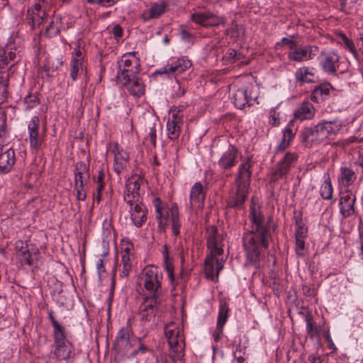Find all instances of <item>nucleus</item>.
I'll return each instance as SVG.
<instances>
[{
	"mask_svg": "<svg viewBox=\"0 0 363 363\" xmlns=\"http://www.w3.org/2000/svg\"><path fill=\"white\" fill-rule=\"evenodd\" d=\"M249 218L251 230L244 233L242 242L247 255V262L255 265L259 260L262 250L269 246L272 221V218L265 220L259 200L255 196L251 199Z\"/></svg>",
	"mask_w": 363,
	"mask_h": 363,
	"instance_id": "nucleus-1",
	"label": "nucleus"
},
{
	"mask_svg": "<svg viewBox=\"0 0 363 363\" xmlns=\"http://www.w3.org/2000/svg\"><path fill=\"white\" fill-rule=\"evenodd\" d=\"M207 233L209 255L206 258L204 271L207 279L214 280L215 278L218 279L219 272L223 268L226 257L222 256L224 244L217 228L215 226H210L207 228Z\"/></svg>",
	"mask_w": 363,
	"mask_h": 363,
	"instance_id": "nucleus-2",
	"label": "nucleus"
},
{
	"mask_svg": "<svg viewBox=\"0 0 363 363\" xmlns=\"http://www.w3.org/2000/svg\"><path fill=\"white\" fill-rule=\"evenodd\" d=\"M342 124L336 121L323 120L315 125L304 128L300 134L301 141L308 147L327 143L340 132Z\"/></svg>",
	"mask_w": 363,
	"mask_h": 363,
	"instance_id": "nucleus-3",
	"label": "nucleus"
},
{
	"mask_svg": "<svg viewBox=\"0 0 363 363\" xmlns=\"http://www.w3.org/2000/svg\"><path fill=\"white\" fill-rule=\"evenodd\" d=\"M252 162L250 157L245 158L239 165L238 176L235 180V189L230 193L232 206L241 208L248 195V189L252 175Z\"/></svg>",
	"mask_w": 363,
	"mask_h": 363,
	"instance_id": "nucleus-4",
	"label": "nucleus"
},
{
	"mask_svg": "<svg viewBox=\"0 0 363 363\" xmlns=\"http://www.w3.org/2000/svg\"><path fill=\"white\" fill-rule=\"evenodd\" d=\"M138 279L139 284L145 289L146 296L160 297L162 294V274L157 267L146 266Z\"/></svg>",
	"mask_w": 363,
	"mask_h": 363,
	"instance_id": "nucleus-5",
	"label": "nucleus"
},
{
	"mask_svg": "<svg viewBox=\"0 0 363 363\" xmlns=\"http://www.w3.org/2000/svg\"><path fill=\"white\" fill-rule=\"evenodd\" d=\"M164 334L170 348V356L174 360L181 359L184 354V340L179 325L169 323L164 327Z\"/></svg>",
	"mask_w": 363,
	"mask_h": 363,
	"instance_id": "nucleus-6",
	"label": "nucleus"
},
{
	"mask_svg": "<svg viewBox=\"0 0 363 363\" xmlns=\"http://www.w3.org/2000/svg\"><path fill=\"white\" fill-rule=\"evenodd\" d=\"M139 59L135 52L124 54L118 65V70L116 75L117 80L127 79L139 73L140 69Z\"/></svg>",
	"mask_w": 363,
	"mask_h": 363,
	"instance_id": "nucleus-7",
	"label": "nucleus"
},
{
	"mask_svg": "<svg viewBox=\"0 0 363 363\" xmlns=\"http://www.w3.org/2000/svg\"><path fill=\"white\" fill-rule=\"evenodd\" d=\"M257 98L256 87L253 84L242 85L235 89L233 94V101L235 107L240 109L253 105Z\"/></svg>",
	"mask_w": 363,
	"mask_h": 363,
	"instance_id": "nucleus-8",
	"label": "nucleus"
},
{
	"mask_svg": "<svg viewBox=\"0 0 363 363\" xmlns=\"http://www.w3.org/2000/svg\"><path fill=\"white\" fill-rule=\"evenodd\" d=\"M318 52L317 45L296 44L291 50L288 51L287 57L290 61L300 63L313 60Z\"/></svg>",
	"mask_w": 363,
	"mask_h": 363,
	"instance_id": "nucleus-9",
	"label": "nucleus"
},
{
	"mask_svg": "<svg viewBox=\"0 0 363 363\" xmlns=\"http://www.w3.org/2000/svg\"><path fill=\"white\" fill-rule=\"evenodd\" d=\"M298 155L296 152H288L284 157L277 164L274 170L272 173L271 179L277 182L280 179L286 178L298 160Z\"/></svg>",
	"mask_w": 363,
	"mask_h": 363,
	"instance_id": "nucleus-10",
	"label": "nucleus"
},
{
	"mask_svg": "<svg viewBox=\"0 0 363 363\" xmlns=\"http://www.w3.org/2000/svg\"><path fill=\"white\" fill-rule=\"evenodd\" d=\"M47 0H35L34 5L27 11V21L32 28L40 26L47 18Z\"/></svg>",
	"mask_w": 363,
	"mask_h": 363,
	"instance_id": "nucleus-11",
	"label": "nucleus"
},
{
	"mask_svg": "<svg viewBox=\"0 0 363 363\" xmlns=\"http://www.w3.org/2000/svg\"><path fill=\"white\" fill-rule=\"evenodd\" d=\"M108 148L114 157L113 170L117 174H120L126 170L130 160V155L117 143H110Z\"/></svg>",
	"mask_w": 363,
	"mask_h": 363,
	"instance_id": "nucleus-12",
	"label": "nucleus"
},
{
	"mask_svg": "<svg viewBox=\"0 0 363 363\" xmlns=\"http://www.w3.org/2000/svg\"><path fill=\"white\" fill-rule=\"evenodd\" d=\"M191 62L186 57L170 60L166 66L161 67L156 72L160 74H167L169 77L177 76L189 69Z\"/></svg>",
	"mask_w": 363,
	"mask_h": 363,
	"instance_id": "nucleus-13",
	"label": "nucleus"
},
{
	"mask_svg": "<svg viewBox=\"0 0 363 363\" xmlns=\"http://www.w3.org/2000/svg\"><path fill=\"white\" fill-rule=\"evenodd\" d=\"M191 20L203 27H213L225 24V18L210 11L198 12L191 15Z\"/></svg>",
	"mask_w": 363,
	"mask_h": 363,
	"instance_id": "nucleus-14",
	"label": "nucleus"
},
{
	"mask_svg": "<svg viewBox=\"0 0 363 363\" xmlns=\"http://www.w3.org/2000/svg\"><path fill=\"white\" fill-rule=\"evenodd\" d=\"M40 118L37 116L32 117L28 124L29 144L31 149L37 150L44 140V135L39 131Z\"/></svg>",
	"mask_w": 363,
	"mask_h": 363,
	"instance_id": "nucleus-15",
	"label": "nucleus"
},
{
	"mask_svg": "<svg viewBox=\"0 0 363 363\" xmlns=\"http://www.w3.org/2000/svg\"><path fill=\"white\" fill-rule=\"evenodd\" d=\"M356 196L350 189L341 193L339 199L340 213L343 218H349L355 213Z\"/></svg>",
	"mask_w": 363,
	"mask_h": 363,
	"instance_id": "nucleus-16",
	"label": "nucleus"
},
{
	"mask_svg": "<svg viewBox=\"0 0 363 363\" xmlns=\"http://www.w3.org/2000/svg\"><path fill=\"white\" fill-rule=\"evenodd\" d=\"M183 125V113L177 108L172 111V116L167 123V131L170 140H176L179 138L181 127Z\"/></svg>",
	"mask_w": 363,
	"mask_h": 363,
	"instance_id": "nucleus-17",
	"label": "nucleus"
},
{
	"mask_svg": "<svg viewBox=\"0 0 363 363\" xmlns=\"http://www.w3.org/2000/svg\"><path fill=\"white\" fill-rule=\"evenodd\" d=\"M239 156L238 149L233 145H229L220 155L218 165L220 169L230 170L238 163V157Z\"/></svg>",
	"mask_w": 363,
	"mask_h": 363,
	"instance_id": "nucleus-18",
	"label": "nucleus"
},
{
	"mask_svg": "<svg viewBox=\"0 0 363 363\" xmlns=\"http://www.w3.org/2000/svg\"><path fill=\"white\" fill-rule=\"evenodd\" d=\"M159 303V297L146 296L139 308L141 319L145 321H150L156 314Z\"/></svg>",
	"mask_w": 363,
	"mask_h": 363,
	"instance_id": "nucleus-19",
	"label": "nucleus"
},
{
	"mask_svg": "<svg viewBox=\"0 0 363 363\" xmlns=\"http://www.w3.org/2000/svg\"><path fill=\"white\" fill-rule=\"evenodd\" d=\"M16 162L15 152L11 147L0 146V173L9 172Z\"/></svg>",
	"mask_w": 363,
	"mask_h": 363,
	"instance_id": "nucleus-20",
	"label": "nucleus"
},
{
	"mask_svg": "<svg viewBox=\"0 0 363 363\" xmlns=\"http://www.w3.org/2000/svg\"><path fill=\"white\" fill-rule=\"evenodd\" d=\"M153 206L155 211V217L158 222V226L160 230H164L167 226V220L170 208L167 205L162 203L159 198L153 199Z\"/></svg>",
	"mask_w": 363,
	"mask_h": 363,
	"instance_id": "nucleus-21",
	"label": "nucleus"
},
{
	"mask_svg": "<svg viewBox=\"0 0 363 363\" xmlns=\"http://www.w3.org/2000/svg\"><path fill=\"white\" fill-rule=\"evenodd\" d=\"M118 83L125 86L129 93L135 97H140L145 93V87L141 80L136 75L127 79H120Z\"/></svg>",
	"mask_w": 363,
	"mask_h": 363,
	"instance_id": "nucleus-22",
	"label": "nucleus"
},
{
	"mask_svg": "<svg viewBox=\"0 0 363 363\" xmlns=\"http://www.w3.org/2000/svg\"><path fill=\"white\" fill-rule=\"evenodd\" d=\"M114 345L119 352L124 354L127 353L132 347L133 344L128 328H123L118 331Z\"/></svg>",
	"mask_w": 363,
	"mask_h": 363,
	"instance_id": "nucleus-23",
	"label": "nucleus"
},
{
	"mask_svg": "<svg viewBox=\"0 0 363 363\" xmlns=\"http://www.w3.org/2000/svg\"><path fill=\"white\" fill-rule=\"evenodd\" d=\"M206 197V192L201 182H196L190 190L189 203L191 207L201 208Z\"/></svg>",
	"mask_w": 363,
	"mask_h": 363,
	"instance_id": "nucleus-24",
	"label": "nucleus"
},
{
	"mask_svg": "<svg viewBox=\"0 0 363 363\" xmlns=\"http://www.w3.org/2000/svg\"><path fill=\"white\" fill-rule=\"evenodd\" d=\"M128 211L133 223L137 228L141 227L146 221L147 209L143 206V203H137L134 206H130Z\"/></svg>",
	"mask_w": 363,
	"mask_h": 363,
	"instance_id": "nucleus-25",
	"label": "nucleus"
},
{
	"mask_svg": "<svg viewBox=\"0 0 363 363\" xmlns=\"http://www.w3.org/2000/svg\"><path fill=\"white\" fill-rule=\"evenodd\" d=\"M315 108L312 104L308 101L301 102L294 112V118L303 121L310 120L314 117Z\"/></svg>",
	"mask_w": 363,
	"mask_h": 363,
	"instance_id": "nucleus-26",
	"label": "nucleus"
},
{
	"mask_svg": "<svg viewBox=\"0 0 363 363\" xmlns=\"http://www.w3.org/2000/svg\"><path fill=\"white\" fill-rule=\"evenodd\" d=\"M339 57L333 52H322L320 64L323 69L330 73H335L338 67Z\"/></svg>",
	"mask_w": 363,
	"mask_h": 363,
	"instance_id": "nucleus-27",
	"label": "nucleus"
},
{
	"mask_svg": "<svg viewBox=\"0 0 363 363\" xmlns=\"http://www.w3.org/2000/svg\"><path fill=\"white\" fill-rule=\"evenodd\" d=\"M74 186H84L89 178V167L82 161L77 162L74 167Z\"/></svg>",
	"mask_w": 363,
	"mask_h": 363,
	"instance_id": "nucleus-28",
	"label": "nucleus"
},
{
	"mask_svg": "<svg viewBox=\"0 0 363 363\" xmlns=\"http://www.w3.org/2000/svg\"><path fill=\"white\" fill-rule=\"evenodd\" d=\"M167 6V3L164 1L152 4L150 7L145 10L141 14L142 19L144 21H148L151 19L158 18L165 13Z\"/></svg>",
	"mask_w": 363,
	"mask_h": 363,
	"instance_id": "nucleus-29",
	"label": "nucleus"
},
{
	"mask_svg": "<svg viewBox=\"0 0 363 363\" xmlns=\"http://www.w3.org/2000/svg\"><path fill=\"white\" fill-rule=\"evenodd\" d=\"M17 50L13 44L0 48V69H6L11 61L16 57Z\"/></svg>",
	"mask_w": 363,
	"mask_h": 363,
	"instance_id": "nucleus-30",
	"label": "nucleus"
},
{
	"mask_svg": "<svg viewBox=\"0 0 363 363\" xmlns=\"http://www.w3.org/2000/svg\"><path fill=\"white\" fill-rule=\"evenodd\" d=\"M355 172L349 167L343 166L340 168L337 182L340 186L348 188L356 180Z\"/></svg>",
	"mask_w": 363,
	"mask_h": 363,
	"instance_id": "nucleus-31",
	"label": "nucleus"
},
{
	"mask_svg": "<svg viewBox=\"0 0 363 363\" xmlns=\"http://www.w3.org/2000/svg\"><path fill=\"white\" fill-rule=\"evenodd\" d=\"M294 75L296 80L301 84L314 82L315 79V68L306 66L299 67L296 69Z\"/></svg>",
	"mask_w": 363,
	"mask_h": 363,
	"instance_id": "nucleus-32",
	"label": "nucleus"
},
{
	"mask_svg": "<svg viewBox=\"0 0 363 363\" xmlns=\"http://www.w3.org/2000/svg\"><path fill=\"white\" fill-rule=\"evenodd\" d=\"M331 88L327 83L315 86L311 94V99L315 103L323 102L328 98Z\"/></svg>",
	"mask_w": 363,
	"mask_h": 363,
	"instance_id": "nucleus-33",
	"label": "nucleus"
},
{
	"mask_svg": "<svg viewBox=\"0 0 363 363\" xmlns=\"http://www.w3.org/2000/svg\"><path fill=\"white\" fill-rule=\"evenodd\" d=\"M170 223L172 234L174 236H178L180 234L182 223L180 220L179 207L176 203H174L170 208Z\"/></svg>",
	"mask_w": 363,
	"mask_h": 363,
	"instance_id": "nucleus-34",
	"label": "nucleus"
},
{
	"mask_svg": "<svg viewBox=\"0 0 363 363\" xmlns=\"http://www.w3.org/2000/svg\"><path fill=\"white\" fill-rule=\"evenodd\" d=\"M9 77L8 69L0 72V104L4 103L9 96Z\"/></svg>",
	"mask_w": 363,
	"mask_h": 363,
	"instance_id": "nucleus-35",
	"label": "nucleus"
},
{
	"mask_svg": "<svg viewBox=\"0 0 363 363\" xmlns=\"http://www.w3.org/2000/svg\"><path fill=\"white\" fill-rule=\"evenodd\" d=\"M72 354V346L69 342L55 345L54 355L58 360H67L71 358Z\"/></svg>",
	"mask_w": 363,
	"mask_h": 363,
	"instance_id": "nucleus-36",
	"label": "nucleus"
},
{
	"mask_svg": "<svg viewBox=\"0 0 363 363\" xmlns=\"http://www.w3.org/2000/svg\"><path fill=\"white\" fill-rule=\"evenodd\" d=\"M324 182L320 187V195L324 200H332L333 197V187L329 174H325Z\"/></svg>",
	"mask_w": 363,
	"mask_h": 363,
	"instance_id": "nucleus-37",
	"label": "nucleus"
},
{
	"mask_svg": "<svg viewBox=\"0 0 363 363\" xmlns=\"http://www.w3.org/2000/svg\"><path fill=\"white\" fill-rule=\"evenodd\" d=\"M305 321L306 323V332L308 337L313 340L319 337L320 332V327L316 325L313 320V316L311 313H307L305 316Z\"/></svg>",
	"mask_w": 363,
	"mask_h": 363,
	"instance_id": "nucleus-38",
	"label": "nucleus"
},
{
	"mask_svg": "<svg viewBox=\"0 0 363 363\" xmlns=\"http://www.w3.org/2000/svg\"><path fill=\"white\" fill-rule=\"evenodd\" d=\"M229 308L227 302L224 299L219 301V310L217 320V325L224 326L228 318Z\"/></svg>",
	"mask_w": 363,
	"mask_h": 363,
	"instance_id": "nucleus-39",
	"label": "nucleus"
},
{
	"mask_svg": "<svg viewBox=\"0 0 363 363\" xmlns=\"http://www.w3.org/2000/svg\"><path fill=\"white\" fill-rule=\"evenodd\" d=\"M119 267L120 277L122 278L127 277L132 268L130 255H128V252H125L124 255H122L121 264H120Z\"/></svg>",
	"mask_w": 363,
	"mask_h": 363,
	"instance_id": "nucleus-40",
	"label": "nucleus"
},
{
	"mask_svg": "<svg viewBox=\"0 0 363 363\" xmlns=\"http://www.w3.org/2000/svg\"><path fill=\"white\" fill-rule=\"evenodd\" d=\"M143 182V179L140 177H132L126 182V190L128 191L140 194V189L141 184Z\"/></svg>",
	"mask_w": 363,
	"mask_h": 363,
	"instance_id": "nucleus-41",
	"label": "nucleus"
},
{
	"mask_svg": "<svg viewBox=\"0 0 363 363\" xmlns=\"http://www.w3.org/2000/svg\"><path fill=\"white\" fill-rule=\"evenodd\" d=\"M84 62H79L77 60L70 61V77L73 81H76L78 76L83 72Z\"/></svg>",
	"mask_w": 363,
	"mask_h": 363,
	"instance_id": "nucleus-42",
	"label": "nucleus"
},
{
	"mask_svg": "<svg viewBox=\"0 0 363 363\" xmlns=\"http://www.w3.org/2000/svg\"><path fill=\"white\" fill-rule=\"evenodd\" d=\"M164 258V267L167 273V277L169 281L173 283L174 281V267L168 255L167 246H164V251L162 252Z\"/></svg>",
	"mask_w": 363,
	"mask_h": 363,
	"instance_id": "nucleus-43",
	"label": "nucleus"
},
{
	"mask_svg": "<svg viewBox=\"0 0 363 363\" xmlns=\"http://www.w3.org/2000/svg\"><path fill=\"white\" fill-rule=\"evenodd\" d=\"M62 65L63 60L62 57L50 58L44 65L43 69L48 72H53L58 70Z\"/></svg>",
	"mask_w": 363,
	"mask_h": 363,
	"instance_id": "nucleus-44",
	"label": "nucleus"
},
{
	"mask_svg": "<svg viewBox=\"0 0 363 363\" xmlns=\"http://www.w3.org/2000/svg\"><path fill=\"white\" fill-rule=\"evenodd\" d=\"M296 225L295 238L306 239L307 238L308 229L303 223L301 216L296 217Z\"/></svg>",
	"mask_w": 363,
	"mask_h": 363,
	"instance_id": "nucleus-45",
	"label": "nucleus"
},
{
	"mask_svg": "<svg viewBox=\"0 0 363 363\" xmlns=\"http://www.w3.org/2000/svg\"><path fill=\"white\" fill-rule=\"evenodd\" d=\"M54 342L55 345H64L69 342L66 340L64 328L61 325L53 328Z\"/></svg>",
	"mask_w": 363,
	"mask_h": 363,
	"instance_id": "nucleus-46",
	"label": "nucleus"
},
{
	"mask_svg": "<svg viewBox=\"0 0 363 363\" xmlns=\"http://www.w3.org/2000/svg\"><path fill=\"white\" fill-rule=\"evenodd\" d=\"M124 201L130 207L134 206L137 203H142L140 201V194L132 193L127 190L124 194Z\"/></svg>",
	"mask_w": 363,
	"mask_h": 363,
	"instance_id": "nucleus-47",
	"label": "nucleus"
},
{
	"mask_svg": "<svg viewBox=\"0 0 363 363\" xmlns=\"http://www.w3.org/2000/svg\"><path fill=\"white\" fill-rule=\"evenodd\" d=\"M16 253L22 264H26L28 265L32 264L31 255L28 247L26 248L18 250V252H16Z\"/></svg>",
	"mask_w": 363,
	"mask_h": 363,
	"instance_id": "nucleus-48",
	"label": "nucleus"
},
{
	"mask_svg": "<svg viewBox=\"0 0 363 363\" xmlns=\"http://www.w3.org/2000/svg\"><path fill=\"white\" fill-rule=\"evenodd\" d=\"M296 240V253L300 257H303L306 254L305 239L295 238Z\"/></svg>",
	"mask_w": 363,
	"mask_h": 363,
	"instance_id": "nucleus-49",
	"label": "nucleus"
},
{
	"mask_svg": "<svg viewBox=\"0 0 363 363\" xmlns=\"http://www.w3.org/2000/svg\"><path fill=\"white\" fill-rule=\"evenodd\" d=\"M242 57V54L233 49H229L225 54V58L230 62H235V61L241 59Z\"/></svg>",
	"mask_w": 363,
	"mask_h": 363,
	"instance_id": "nucleus-50",
	"label": "nucleus"
},
{
	"mask_svg": "<svg viewBox=\"0 0 363 363\" xmlns=\"http://www.w3.org/2000/svg\"><path fill=\"white\" fill-rule=\"evenodd\" d=\"M60 33L57 21H52L46 28V33L48 36L52 37L57 35Z\"/></svg>",
	"mask_w": 363,
	"mask_h": 363,
	"instance_id": "nucleus-51",
	"label": "nucleus"
},
{
	"mask_svg": "<svg viewBox=\"0 0 363 363\" xmlns=\"http://www.w3.org/2000/svg\"><path fill=\"white\" fill-rule=\"evenodd\" d=\"M84 49L79 46H76L72 54L71 60H77L79 62H84Z\"/></svg>",
	"mask_w": 363,
	"mask_h": 363,
	"instance_id": "nucleus-52",
	"label": "nucleus"
},
{
	"mask_svg": "<svg viewBox=\"0 0 363 363\" xmlns=\"http://www.w3.org/2000/svg\"><path fill=\"white\" fill-rule=\"evenodd\" d=\"M294 35L290 38H282L280 42L277 43L276 46H281L282 44L288 45L289 50H291L297 44L294 40Z\"/></svg>",
	"mask_w": 363,
	"mask_h": 363,
	"instance_id": "nucleus-53",
	"label": "nucleus"
},
{
	"mask_svg": "<svg viewBox=\"0 0 363 363\" xmlns=\"http://www.w3.org/2000/svg\"><path fill=\"white\" fill-rule=\"evenodd\" d=\"M180 37L183 41L188 43L191 42V35L189 33V31L186 29V28L184 26H182L180 27Z\"/></svg>",
	"mask_w": 363,
	"mask_h": 363,
	"instance_id": "nucleus-54",
	"label": "nucleus"
},
{
	"mask_svg": "<svg viewBox=\"0 0 363 363\" xmlns=\"http://www.w3.org/2000/svg\"><path fill=\"white\" fill-rule=\"evenodd\" d=\"M294 135L295 133L292 128L289 127V125H287L283 130V138L286 139L290 143L294 139Z\"/></svg>",
	"mask_w": 363,
	"mask_h": 363,
	"instance_id": "nucleus-55",
	"label": "nucleus"
},
{
	"mask_svg": "<svg viewBox=\"0 0 363 363\" xmlns=\"http://www.w3.org/2000/svg\"><path fill=\"white\" fill-rule=\"evenodd\" d=\"M146 140H150L151 145L154 147L156 145V130L155 126H152L150 128V131L148 135L145 138Z\"/></svg>",
	"mask_w": 363,
	"mask_h": 363,
	"instance_id": "nucleus-56",
	"label": "nucleus"
},
{
	"mask_svg": "<svg viewBox=\"0 0 363 363\" xmlns=\"http://www.w3.org/2000/svg\"><path fill=\"white\" fill-rule=\"evenodd\" d=\"M343 40L345 47L349 50L350 52L355 55L357 52L353 42L347 38L345 35L343 36Z\"/></svg>",
	"mask_w": 363,
	"mask_h": 363,
	"instance_id": "nucleus-57",
	"label": "nucleus"
},
{
	"mask_svg": "<svg viewBox=\"0 0 363 363\" xmlns=\"http://www.w3.org/2000/svg\"><path fill=\"white\" fill-rule=\"evenodd\" d=\"M223 326H222V325L219 326L218 325H217L216 330L213 333V337L216 342H218L220 340V339L221 338V336L223 335Z\"/></svg>",
	"mask_w": 363,
	"mask_h": 363,
	"instance_id": "nucleus-58",
	"label": "nucleus"
},
{
	"mask_svg": "<svg viewBox=\"0 0 363 363\" xmlns=\"http://www.w3.org/2000/svg\"><path fill=\"white\" fill-rule=\"evenodd\" d=\"M269 123L274 126L278 125L279 123V116L274 111L270 112Z\"/></svg>",
	"mask_w": 363,
	"mask_h": 363,
	"instance_id": "nucleus-59",
	"label": "nucleus"
},
{
	"mask_svg": "<svg viewBox=\"0 0 363 363\" xmlns=\"http://www.w3.org/2000/svg\"><path fill=\"white\" fill-rule=\"evenodd\" d=\"M77 191V198L79 201H84L86 197V192L84 189V186H74Z\"/></svg>",
	"mask_w": 363,
	"mask_h": 363,
	"instance_id": "nucleus-60",
	"label": "nucleus"
},
{
	"mask_svg": "<svg viewBox=\"0 0 363 363\" xmlns=\"http://www.w3.org/2000/svg\"><path fill=\"white\" fill-rule=\"evenodd\" d=\"M289 145H290L289 141L286 140L284 138H282L280 144L277 147L276 153L284 151L289 146Z\"/></svg>",
	"mask_w": 363,
	"mask_h": 363,
	"instance_id": "nucleus-61",
	"label": "nucleus"
},
{
	"mask_svg": "<svg viewBox=\"0 0 363 363\" xmlns=\"http://www.w3.org/2000/svg\"><path fill=\"white\" fill-rule=\"evenodd\" d=\"M245 352H240L239 350H235L233 352V355L235 358L237 359L238 363H243L245 360Z\"/></svg>",
	"mask_w": 363,
	"mask_h": 363,
	"instance_id": "nucleus-62",
	"label": "nucleus"
},
{
	"mask_svg": "<svg viewBox=\"0 0 363 363\" xmlns=\"http://www.w3.org/2000/svg\"><path fill=\"white\" fill-rule=\"evenodd\" d=\"M118 0H98L99 5L104 7H110L116 4Z\"/></svg>",
	"mask_w": 363,
	"mask_h": 363,
	"instance_id": "nucleus-63",
	"label": "nucleus"
},
{
	"mask_svg": "<svg viewBox=\"0 0 363 363\" xmlns=\"http://www.w3.org/2000/svg\"><path fill=\"white\" fill-rule=\"evenodd\" d=\"M147 351V347L145 345L140 343L138 348L137 350H134L131 353L130 357H133L135 355H137L138 353H145Z\"/></svg>",
	"mask_w": 363,
	"mask_h": 363,
	"instance_id": "nucleus-64",
	"label": "nucleus"
}]
</instances>
